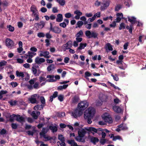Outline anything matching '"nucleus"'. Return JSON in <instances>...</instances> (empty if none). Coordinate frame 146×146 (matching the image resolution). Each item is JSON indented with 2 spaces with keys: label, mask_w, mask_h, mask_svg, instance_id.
Returning a JSON list of instances; mask_svg holds the SVG:
<instances>
[{
  "label": "nucleus",
  "mask_w": 146,
  "mask_h": 146,
  "mask_svg": "<svg viewBox=\"0 0 146 146\" xmlns=\"http://www.w3.org/2000/svg\"><path fill=\"white\" fill-rule=\"evenodd\" d=\"M59 25L60 27L63 28H65L66 26V24L64 22L60 23Z\"/></svg>",
  "instance_id": "obj_59"
},
{
  "label": "nucleus",
  "mask_w": 146,
  "mask_h": 146,
  "mask_svg": "<svg viewBox=\"0 0 146 146\" xmlns=\"http://www.w3.org/2000/svg\"><path fill=\"white\" fill-rule=\"evenodd\" d=\"M57 17L56 19V21L57 22H61L63 20L62 15L61 14H58L57 15Z\"/></svg>",
  "instance_id": "obj_18"
},
{
  "label": "nucleus",
  "mask_w": 146,
  "mask_h": 146,
  "mask_svg": "<svg viewBox=\"0 0 146 146\" xmlns=\"http://www.w3.org/2000/svg\"><path fill=\"white\" fill-rule=\"evenodd\" d=\"M86 133V131L83 129H79L78 132V136L75 137V139L79 142L85 143V139L83 138L85 136Z\"/></svg>",
  "instance_id": "obj_2"
},
{
  "label": "nucleus",
  "mask_w": 146,
  "mask_h": 146,
  "mask_svg": "<svg viewBox=\"0 0 146 146\" xmlns=\"http://www.w3.org/2000/svg\"><path fill=\"white\" fill-rule=\"evenodd\" d=\"M16 117V115L13 114L10 115L9 117V120L11 122H13L14 121V117Z\"/></svg>",
  "instance_id": "obj_35"
},
{
  "label": "nucleus",
  "mask_w": 146,
  "mask_h": 146,
  "mask_svg": "<svg viewBox=\"0 0 146 146\" xmlns=\"http://www.w3.org/2000/svg\"><path fill=\"white\" fill-rule=\"evenodd\" d=\"M47 130L45 128H43L42 129V132L40 133V135H41L42 133H43V134H45L47 132Z\"/></svg>",
  "instance_id": "obj_54"
},
{
  "label": "nucleus",
  "mask_w": 146,
  "mask_h": 146,
  "mask_svg": "<svg viewBox=\"0 0 146 146\" xmlns=\"http://www.w3.org/2000/svg\"><path fill=\"white\" fill-rule=\"evenodd\" d=\"M31 11V12H34V11L38 10L36 7L34 5H32L30 8Z\"/></svg>",
  "instance_id": "obj_44"
},
{
  "label": "nucleus",
  "mask_w": 146,
  "mask_h": 146,
  "mask_svg": "<svg viewBox=\"0 0 146 146\" xmlns=\"http://www.w3.org/2000/svg\"><path fill=\"white\" fill-rule=\"evenodd\" d=\"M103 5L101 7L100 9L102 11H104L106 9L109 5V3L108 1H106L102 4Z\"/></svg>",
  "instance_id": "obj_15"
},
{
  "label": "nucleus",
  "mask_w": 146,
  "mask_h": 146,
  "mask_svg": "<svg viewBox=\"0 0 146 146\" xmlns=\"http://www.w3.org/2000/svg\"><path fill=\"white\" fill-rule=\"evenodd\" d=\"M39 82H41L42 81H44L46 80V78L42 76H40L39 77Z\"/></svg>",
  "instance_id": "obj_63"
},
{
  "label": "nucleus",
  "mask_w": 146,
  "mask_h": 146,
  "mask_svg": "<svg viewBox=\"0 0 146 146\" xmlns=\"http://www.w3.org/2000/svg\"><path fill=\"white\" fill-rule=\"evenodd\" d=\"M83 111H82L78 108L75 109L72 113V115L74 118H76L78 117H80L83 113Z\"/></svg>",
  "instance_id": "obj_4"
},
{
  "label": "nucleus",
  "mask_w": 146,
  "mask_h": 146,
  "mask_svg": "<svg viewBox=\"0 0 146 146\" xmlns=\"http://www.w3.org/2000/svg\"><path fill=\"white\" fill-rule=\"evenodd\" d=\"M58 92L57 91H55L54 92L53 95L50 97L49 101L52 102L54 98H56L58 96Z\"/></svg>",
  "instance_id": "obj_20"
},
{
  "label": "nucleus",
  "mask_w": 146,
  "mask_h": 146,
  "mask_svg": "<svg viewBox=\"0 0 146 146\" xmlns=\"http://www.w3.org/2000/svg\"><path fill=\"white\" fill-rule=\"evenodd\" d=\"M41 52L42 53H43V55H46L47 56L49 57H48L46 58H49L50 57H51L50 55H49V53L48 51H41Z\"/></svg>",
  "instance_id": "obj_34"
},
{
  "label": "nucleus",
  "mask_w": 146,
  "mask_h": 146,
  "mask_svg": "<svg viewBox=\"0 0 146 146\" xmlns=\"http://www.w3.org/2000/svg\"><path fill=\"white\" fill-rule=\"evenodd\" d=\"M100 143L102 145H104L106 142V139L104 138L101 139L100 141Z\"/></svg>",
  "instance_id": "obj_45"
},
{
  "label": "nucleus",
  "mask_w": 146,
  "mask_h": 146,
  "mask_svg": "<svg viewBox=\"0 0 146 146\" xmlns=\"http://www.w3.org/2000/svg\"><path fill=\"white\" fill-rule=\"evenodd\" d=\"M61 6H64L65 4V0H55Z\"/></svg>",
  "instance_id": "obj_29"
},
{
  "label": "nucleus",
  "mask_w": 146,
  "mask_h": 146,
  "mask_svg": "<svg viewBox=\"0 0 146 146\" xmlns=\"http://www.w3.org/2000/svg\"><path fill=\"white\" fill-rule=\"evenodd\" d=\"M99 124L101 125H104L106 124V122L105 121H100L99 122Z\"/></svg>",
  "instance_id": "obj_58"
},
{
  "label": "nucleus",
  "mask_w": 146,
  "mask_h": 146,
  "mask_svg": "<svg viewBox=\"0 0 146 146\" xmlns=\"http://www.w3.org/2000/svg\"><path fill=\"white\" fill-rule=\"evenodd\" d=\"M86 130L90 132H91L93 131L96 133H97L99 135L101 134V132L103 131L104 129L99 128L98 129H96V128L93 127H90L88 129H87Z\"/></svg>",
  "instance_id": "obj_5"
},
{
  "label": "nucleus",
  "mask_w": 146,
  "mask_h": 146,
  "mask_svg": "<svg viewBox=\"0 0 146 146\" xmlns=\"http://www.w3.org/2000/svg\"><path fill=\"white\" fill-rule=\"evenodd\" d=\"M6 45L8 47H11L14 46L13 41L9 38H7L5 40Z\"/></svg>",
  "instance_id": "obj_8"
},
{
  "label": "nucleus",
  "mask_w": 146,
  "mask_h": 146,
  "mask_svg": "<svg viewBox=\"0 0 146 146\" xmlns=\"http://www.w3.org/2000/svg\"><path fill=\"white\" fill-rule=\"evenodd\" d=\"M55 67L54 64H52L48 66L47 67V70L48 71L50 72L51 70L54 69Z\"/></svg>",
  "instance_id": "obj_25"
},
{
  "label": "nucleus",
  "mask_w": 146,
  "mask_h": 146,
  "mask_svg": "<svg viewBox=\"0 0 146 146\" xmlns=\"http://www.w3.org/2000/svg\"><path fill=\"white\" fill-rule=\"evenodd\" d=\"M80 100L79 96L76 95L72 99L71 102L73 104H76L78 103Z\"/></svg>",
  "instance_id": "obj_13"
},
{
  "label": "nucleus",
  "mask_w": 146,
  "mask_h": 146,
  "mask_svg": "<svg viewBox=\"0 0 146 146\" xmlns=\"http://www.w3.org/2000/svg\"><path fill=\"white\" fill-rule=\"evenodd\" d=\"M106 49L107 48L109 50L112 51L113 50L112 46L110 43H108L106 44Z\"/></svg>",
  "instance_id": "obj_27"
},
{
  "label": "nucleus",
  "mask_w": 146,
  "mask_h": 146,
  "mask_svg": "<svg viewBox=\"0 0 146 146\" xmlns=\"http://www.w3.org/2000/svg\"><path fill=\"white\" fill-rule=\"evenodd\" d=\"M64 47V50L65 51L67 49H70V48L68 47L69 46L67 42L66 44L63 45Z\"/></svg>",
  "instance_id": "obj_46"
},
{
  "label": "nucleus",
  "mask_w": 146,
  "mask_h": 146,
  "mask_svg": "<svg viewBox=\"0 0 146 146\" xmlns=\"http://www.w3.org/2000/svg\"><path fill=\"white\" fill-rule=\"evenodd\" d=\"M34 97H35V96H33V97H31V98H29V100L32 104H35L36 102V98H34Z\"/></svg>",
  "instance_id": "obj_28"
},
{
  "label": "nucleus",
  "mask_w": 146,
  "mask_h": 146,
  "mask_svg": "<svg viewBox=\"0 0 146 146\" xmlns=\"http://www.w3.org/2000/svg\"><path fill=\"white\" fill-rule=\"evenodd\" d=\"M125 23H122L120 25L119 27V30H121L122 29H124L125 28Z\"/></svg>",
  "instance_id": "obj_36"
},
{
  "label": "nucleus",
  "mask_w": 146,
  "mask_h": 146,
  "mask_svg": "<svg viewBox=\"0 0 146 146\" xmlns=\"http://www.w3.org/2000/svg\"><path fill=\"white\" fill-rule=\"evenodd\" d=\"M37 36L39 38L44 37L45 36V34L43 33L39 32L38 33Z\"/></svg>",
  "instance_id": "obj_47"
},
{
  "label": "nucleus",
  "mask_w": 146,
  "mask_h": 146,
  "mask_svg": "<svg viewBox=\"0 0 146 146\" xmlns=\"http://www.w3.org/2000/svg\"><path fill=\"white\" fill-rule=\"evenodd\" d=\"M91 34V33L90 31L88 30L85 32V35L87 36L88 38L89 37H90Z\"/></svg>",
  "instance_id": "obj_42"
},
{
  "label": "nucleus",
  "mask_w": 146,
  "mask_h": 146,
  "mask_svg": "<svg viewBox=\"0 0 146 146\" xmlns=\"http://www.w3.org/2000/svg\"><path fill=\"white\" fill-rule=\"evenodd\" d=\"M74 14H76L77 15H82V13L78 10H76L74 12Z\"/></svg>",
  "instance_id": "obj_57"
},
{
  "label": "nucleus",
  "mask_w": 146,
  "mask_h": 146,
  "mask_svg": "<svg viewBox=\"0 0 146 146\" xmlns=\"http://www.w3.org/2000/svg\"><path fill=\"white\" fill-rule=\"evenodd\" d=\"M111 75L113 78V79L117 81L118 80L119 78L117 74H115V75L111 74Z\"/></svg>",
  "instance_id": "obj_41"
},
{
  "label": "nucleus",
  "mask_w": 146,
  "mask_h": 146,
  "mask_svg": "<svg viewBox=\"0 0 146 146\" xmlns=\"http://www.w3.org/2000/svg\"><path fill=\"white\" fill-rule=\"evenodd\" d=\"M45 60L43 58H39L38 57H36L35 59V62L37 64H41L42 63L44 62Z\"/></svg>",
  "instance_id": "obj_10"
},
{
  "label": "nucleus",
  "mask_w": 146,
  "mask_h": 146,
  "mask_svg": "<svg viewBox=\"0 0 146 146\" xmlns=\"http://www.w3.org/2000/svg\"><path fill=\"white\" fill-rule=\"evenodd\" d=\"M67 142L69 144L71 145V146H80V145H78L74 140H68Z\"/></svg>",
  "instance_id": "obj_21"
},
{
  "label": "nucleus",
  "mask_w": 146,
  "mask_h": 146,
  "mask_svg": "<svg viewBox=\"0 0 146 146\" xmlns=\"http://www.w3.org/2000/svg\"><path fill=\"white\" fill-rule=\"evenodd\" d=\"M83 35V32L82 30L80 31L75 35L76 37H80L82 36Z\"/></svg>",
  "instance_id": "obj_30"
},
{
  "label": "nucleus",
  "mask_w": 146,
  "mask_h": 146,
  "mask_svg": "<svg viewBox=\"0 0 146 146\" xmlns=\"http://www.w3.org/2000/svg\"><path fill=\"white\" fill-rule=\"evenodd\" d=\"M98 35V33L94 32H92L91 33V34L90 37H89V38H91L92 37L94 38H96L97 37Z\"/></svg>",
  "instance_id": "obj_32"
},
{
  "label": "nucleus",
  "mask_w": 146,
  "mask_h": 146,
  "mask_svg": "<svg viewBox=\"0 0 146 146\" xmlns=\"http://www.w3.org/2000/svg\"><path fill=\"white\" fill-rule=\"evenodd\" d=\"M36 112L35 111H33L31 114V115L32 116L33 118L35 119H36L38 118V116L37 115H36Z\"/></svg>",
  "instance_id": "obj_31"
},
{
  "label": "nucleus",
  "mask_w": 146,
  "mask_h": 146,
  "mask_svg": "<svg viewBox=\"0 0 146 146\" xmlns=\"http://www.w3.org/2000/svg\"><path fill=\"white\" fill-rule=\"evenodd\" d=\"M11 127L13 129H16L17 128L18 125L14 123H12L11 124Z\"/></svg>",
  "instance_id": "obj_49"
},
{
  "label": "nucleus",
  "mask_w": 146,
  "mask_h": 146,
  "mask_svg": "<svg viewBox=\"0 0 146 146\" xmlns=\"http://www.w3.org/2000/svg\"><path fill=\"white\" fill-rule=\"evenodd\" d=\"M54 76L53 75H48L46 76L47 78H49L50 79V80H47V81L49 82H53L56 81V80L53 79Z\"/></svg>",
  "instance_id": "obj_23"
},
{
  "label": "nucleus",
  "mask_w": 146,
  "mask_h": 146,
  "mask_svg": "<svg viewBox=\"0 0 146 146\" xmlns=\"http://www.w3.org/2000/svg\"><path fill=\"white\" fill-rule=\"evenodd\" d=\"M116 15L117 17L116 21L117 23L119 22L121 19H124V18L123 17V15L122 13H118Z\"/></svg>",
  "instance_id": "obj_12"
},
{
  "label": "nucleus",
  "mask_w": 146,
  "mask_h": 146,
  "mask_svg": "<svg viewBox=\"0 0 146 146\" xmlns=\"http://www.w3.org/2000/svg\"><path fill=\"white\" fill-rule=\"evenodd\" d=\"M128 21L131 23L130 25H132L133 26L134 24L137 22L136 18L134 17H132L131 18H130L129 17H128Z\"/></svg>",
  "instance_id": "obj_16"
},
{
  "label": "nucleus",
  "mask_w": 146,
  "mask_h": 146,
  "mask_svg": "<svg viewBox=\"0 0 146 146\" xmlns=\"http://www.w3.org/2000/svg\"><path fill=\"white\" fill-rule=\"evenodd\" d=\"M114 111L117 113H120L121 111V109L118 106H113V108Z\"/></svg>",
  "instance_id": "obj_19"
},
{
  "label": "nucleus",
  "mask_w": 146,
  "mask_h": 146,
  "mask_svg": "<svg viewBox=\"0 0 146 146\" xmlns=\"http://www.w3.org/2000/svg\"><path fill=\"white\" fill-rule=\"evenodd\" d=\"M33 16L35 17L34 20L36 21H38L39 19V17L38 15V13L36 14H35Z\"/></svg>",
  "instance_id": "obj_52"
},
{
  "label": "nucleus",
  "mask_w": 146,
  "mask_h": 146,
  "mask_svg": "<svg viewBox=\"0 0 146 146\" xmlns=\"http://www.w3.org/2000/svg\"><path fill=\"white\" fill-rule=\"evenodd\" d=\"M84 24L83 22L82 21H79L77 23V25L78 26H76V28H77L78 27L79 28L81 27V26H82Z\"/></svg>",
  "instance_id": "obj_33"
},
{
  "label": "nucleus",
  "mask_w": 146,
  "mask_h": 146,
  "mask_svg": "<svg viewBox=\"0 0 146 146\" xmlns=\"http://www.w3.org/2000/svg\"><path fill=\"white\" fill-rule=\"evenodd\" d=\"M11 84L13 87H15L17 86L18 84L16 82H11Z\"/></svg>",
  "instance_id": "obj_61"
},
{
  "label": "nucleus",
  "mask_w": 146,
  "mask_h": 146,
  "mask_svg": "<svg viewBox=\"0 0 146 146\" xmlns=\"http://www.w3.org/2000/svg\"><path fill=\"white\" fill-rule=\"evenodd\" d=\"M40 11L44 13L47 11V9L45 7H42L40 9Z\"/></svg>",
  "instance_id": "obj_64"
},
{
  "label": "nucleus",
  "mask_w": 146,
  "mask_h": 146,
  "mask_svg": "<svg viewBox=\"0 0 146 146\" xmlns=\"http://www.w3.org/2000/svg\"><path fill=\"white\" fill-rule=\"evenodd\" d=\"M49 129L52 130V132L54 133L56 132L58 130L57 127L56 126H52L50 125L49 127Z\"/></svg>",
  "instance_id": "obj_22"
},
{
  "label": "nucleus",
  "mask_w": 146,
  "mask_h": 146,
  "mask_svg": "<svg viewBox=\"0 0 146 146\" xmlns=\"http://www.w3.org/2000/svg\"><path fill=\"white\" fill-rule=\"evenodd\" d=\"M30 50L33 52H36L37 51V49L35 47H32L31 48Z\"/></svg>",
  "instance_id": "obj_62"
},
{
  "label": "nucleus",
  "mask_w": 146,
  "mask_h": 146,
  "mask_svg": "<svg viewBox=\"0 0 146 146\" xmlns=\"http://www.w3.org/2000/svg\"><path fill=\"white\" fill-rule=\"evenodd\" d=\"M144 36H145V38H144V40H146V35L145 36L144 35H141L139 36V41L140 42H142V41L141 39H142V38H144Z\"/></svg>",
  "instance_id": "obj_43"
},
{
  "label": "nucleus",
  "mask_w": 146,
  "mask_h": 146,
  "mask_svg": "<svg viewBox=\"0 0 146 146\" xmlns=\"http://www.w3.org/2000/svg\"><path fill=\"white\" fill-rule=\"evenodd\" d=\"M103 119L109 124L113 122V120L112 117L110 115L106 116L104 115L102 117Z\"/></svg>",
  "instance_id": "obj_7"
},
{
  "label": "nucleus",
  "mask_w": 146,
  "mask_h": 146,
  "mask_svg": "<svg viewBox=\"0 0 146 146\" xmlns=\"http://www.w3.org/2000/svg\"><path fill=\"white\" fill-rule=\"evenodd\" d=\"M121 8V6L120 5H117L116 6L115 10L116 11H118Z\"/></svg>",
  "instance_id": "obj_56"
},
{
  "label": "nucleus",
  "mask_w": 146,
  "mask_h": 146,
  "mask_svg": "<svg viewBox=\"0 0 146 146\" xmlns=\"http://www.w3.org/2000/svg\"><path fill=\"white\" fill-rule=\"evenodd\" d=\"M88 105V103L86 101H81L78 105L77 108L82 111H83Z\"/></svg>",
  "instance_id": "obj_3"
},
{
  "label": "nucleus",
  "mask_w": 146,
  "mask_h": 146,
  "mask_svg": "<svg viewBox=\"0 0 146 146\" xmlns=\"http://www.w3.org/2000/svg\"><path fill=\"white\" fill-rule=\"evenodd\" d=\"M91 142L93 143L94 145H96V143L99 141V139L96 137H92L90 139Z\"/></svg>",
  "instance_id": "obj_17"
},
{
  "label": "nucleus",
  "mask_w": 146,
  "mask_h": 146,
  "mask_svg": "<svg viewBox=\"0 0 146 146\" xmlns=\"http://www.w3.org/2000/svg\"><path fill=\"white\" fill-rule=\"evenodd\" d=\"M41 102L42 104V105H45V99L43 96H41L40 97Z\"/></svg>",
  "instance_id": "obj_50"
},
{
  "label": "nucleus",
  "mask_w": 146,
  "mask_h": 146,
  "mask_svg": "<svg viewBox=\"0 0 146 146\" xmlns=\"http://www.w3.org/2000/svg\"><path fill=\"white\" fill-rule=\"evenodd\" d=\"M16 74L17 76L19 77H21L23 78L25 77L24 74L23 72H19L18 70L16 71Z\"/></svg>",
  "instance_id": "obj_24"
},
{
  "label": "nucleus",
  "mask_w": 146,
  "mask_h": 146,
  "mask_svg": "<svg viewBox=\"0 0 146 146\" xmlns=\"http://www.w3.org/2000/svg\"><path fill=\"white\" fill-rule=\"evenodd\" d=\"M87 46V44L82 43H81L80 44V46L78 48V50H82L83 49H84V48L86 47Z\"/></svg>",
  "instance_id": "obj_26"
},
{
  "label": "nucleus",
  "mask_w": 146,
  "mask_h": 146,
  "mask_svg": "<svg viewBox=\"0 0 146 146\" xmlns=\"http://www.w3.org/2000/svg\"><path fill=\"white\" fill-rule=\"evenodd\" d=\"M58 99L60 102L63 101L64 99L63 96L62 95H59L58 97Z\"/></svg>",
  "instance_id": "obj_55"
},
{
  "label": "nucleus",
  "mask_w": 146,
  "mask_h": 146,
  "mask_svg": "<svg viewBox=\"0 0 146 146\" xmlns=\"http://www.w3.org/2000/svg\"><path fill=\"white\" fill-rule=\"evenodd\" d=\"M95 113V110L93 108H89L88 110H86L84 114V117L85 119H87L88 124H91L92 121L91 120Z\"/></svg>",
  "instance_id": "obj_1"
},
{
  "label": "nucleus",
  "mask_w": 146,
  "mask_h": 146,
  "mask_svg": "<svg viewBox=\"0 0 146 146\" xmlns=\"http://www.w3.org/2000/svg\"><path fill=\"white\" fill-rule=\"evenodd\" d=\"M16 117V119L17 121L22 123L25 122V118L22 116L19 115H17Z\"/></svg>",
  "instance_id": "obj_11"
},
{
  "label": "nucleus",
  "mask_w": 146,
  "mask_h": 146,
  "mask_svg": "<svg viewBox=\"0 0 146 146\" xmlns=\"http://www.w3.org/2000/svg\"><path fill=\"white\" fill-rule=\"evenodd\" d=\"M130 28L129 29V33L131 34H132V30L133 29V26L132 25H130Z\"/></svg>",
  "instance_id": "obj_51"
},
{
  "label": "nucleus",
  "mask_w": 146,
  "mask_h": 146,
  "mask_svg": "<svg viewBox=\"0 0 146 146\" xmlns=\"http://www.w3.org/2000/svg\"><path fill=\"white\" fill-rule=\"evenodd\" d=\"M45 106L44 105H37L34 107V109L35 110H41L43 109Z\"/></svg>",
  "instance_id": "obj_14"
},
{
  "label": "nucleus",
  "mask_w": 146,
  "mask_h": 146,
  "mask_svg": "<svg viewBox=\"0 0 146 146\" xmlns=\"http://www.w3.org/2000/svg\"><path fill=\"white\" fill-rule=\"evenodd\" d=\"M7 62L5 60H3L0 62V67H2L5 66Z\"/></svg>",
  "instance_id": "obj_48"
},
{
  "label": "nucleus",
  "mask_w": 146,
  "mask_h": 146,
  "mask_svg": "<svg viewBox=\"0 0 146 146\" xmlns=\"http://www.w3.org/2000/svg\"><path fill=\"white\" fill-rule=\"evenodd\" d=\"M31 71L32 73L35 75V76H39L40 73V70H38L34 67H32L31 68Z\"/></svg>",
  "instance_id": "obj_9"
},
{
  "label": "nucleus",
  "mask_w": 146,
  "mask_h": 146,
  "mask_svg": "<svg viewBox=\"0 0 146 146\" xmlns=\"http://www.w3.org/2000/svg\"><path fill=\"white\" fill-rule=\"evenodd\" d=\"M58 139L61 141H65L64 137H63V135H58Z\"/></svg>",
  "instance_id": "obj_38"
},
{
  "label": "nucleus",
  "mask_w": 146,
  "mask_h": 146,
  "mask_svg": "<svg viewBox=\"0 0 146 146\" xmlns=\"http://www.w3.org/2000/svg\"><path fill=\"white\" fill-rule=\"evenodd\" d=\"M71 16V14L70 13H67L65 15V16L66 18H70Z\"/></svg>",
  "instance_id": "obj_60"
},
{
  "label": "nucleus",
  "mask_w": 146,
  "mask_h": 146,
  "mask_svg": "<svg viewBox=\"0 0 146 146\" xmlns=\"http://www.w3.org/2000/svg\"><path fill=\"white\" fill-rule=\"evenodd\" d=\"M28 54H25L29 58H31L33 57V55L31 54V52L30 51H29L28 52Z\"/></svg>",
  "instance_id": "obj_53"
},
{
  "label": "nucleus",
  "mask_w": 146,
  "mask_h": 146,
  "mask_svg": "<svg viewBox=\"0 0 146 146\" xmlns=\"http://www.w3.org/2000/svg\"><path fill=\"white\" fill-rule=\"evenodd\" d=\"M7 28H8V30L11 32H13L14 30V28L11 25H9L7 26Z\"/></svg>",
  "instance_id": "obj_40"
},
{
  "label": "nucleus",
  "mask_w": 146,
  "mask_h": 146,
  "mask_svg": "<svg viewBox=\"0 0 146 146\" xmlns=\"http://www.w3.org/2000/svg\"><path fill=\"white\" fill-rule=\"evenodd\" d=\"M117 139L119 140H122V139L121 138V137L119 135H117L116 136H115L113 137V141H116Z\"/></svg>",
  "instance_id": "obj_37"
},
{
  "label": "nucleus",
  "mask_w": 146,
  "mask_h": 146,
  "mask_svg": "<svg viewBox=\"0 0 146 146\" xmlns=\"http://www.w3.org/2000/svg\"><path fill=\"white\" fill-rule=\"evenodd\" d=\"M8 103L10 104L11 106H13L15 105L17 103V101L16 100L13 101L12 100H11V101H9Z\"/></svg>",
  "instance_id": "obj_39"
},
{
  "label": "nucleus",
  "mask_w": 146,
  "mask_h": 146,
  "mask_svg": "<svg viewBox=\"0 0 146 146\" xmlns=\"http://www.w3.org/2000/svg\"><path fill=\"white\" fill-rule=\"evenodd\" d=\"M50 30L53 32L56 33H59L61 31V30L60 28L57 27H54L53 28L52 24L51 23H50Z\"/></svg>",
  "instance_id": "obj_6"
}]
</instances>
